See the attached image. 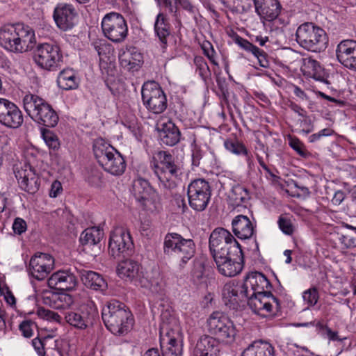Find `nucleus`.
Segmentation results:
<instances>
[{"label":"nucleus","instance_id":"obj_1","mask_svg":"<svg viewBox=\"0 0 356 356\" xmlns=\"http://www.w3.org/2000/svg\"><path fill=\"white\" fill-rule=\"evenodd\" d=\"M34 31L24 24H7L0 29V45L15 53L31 51L35 45Z\"/></svg>","mask_w":356,"mask_h":356},{"label":"nucleus","instance_id":"obj_2","mask_svg":"<svg viewBox=\"0 0 356 356\" xmlns=\"http://www.w3.org/2000/svg\"><path fill=\"white\" fill-rule=\"evenodd\" d=\"M102 318L106 328L115 335L127 334L133 327L134 319L129 308L117 300L108 302L102 311Z\"/></svg>","mask_w":356,"mask_h":356},{"label":"nucleus","instance_id":"obj_3","mask_svg":"<svg viewBox=\"0 0 356 356\" xmlns=\"http://www.w3.org/2000/svg\"><path fill=\"white\" fill-rule=\"evenodd\" d=\"M152 168L158 177L161 185L168 190L177 187L175 179L180 168L175 161L174 156L167 151H158L152 158Z\"/></svg>","mask_w":356,"mask_h":356},{"label":"nucleus","instance_id":"obj_4","mask_svg":"<svg viewBox=\"0 0 356 356\" xmlns=\"http://www.w3.org/2000/svg\"><path fill=\"white\" fill-rule=\"evenodd\" d=\"M163 252L179 259V267L182 269L195 256L196 245L193 239L185 238L178 233H168L164 238Z\"/></svg>","mask_w":356,"mask_h":356},{"label":"nucleus","instance_id":"obj_5","mask_svg":"<svg viewBox=\"0 0 356 356\" xmlns=\"http://www.w3.org/2000/svg\"><path fill=\"white\" fill-rule=\"evenodd\" d=\"M296 40L301 47L313 52L323 51L328 44L326 32L312 22H305L298 27Z\"/></svg>","mask_w":356,"mask_h":356},{"label":"nucleus","instance_id":"obj_6","mask_svg":"<svg viewBox=\"0 0 356 356\" xmlns=\"http://www.w3.org/2000/svg\"><path fill=\"white\" fill-rule=\"evenodd\" d=\"M93 152L98 163L105 171L113 175H120L124 172L126 163L122 154L102 139L95 140Z\"/></svg>","mask_w":356,"mask_h":356},{"label":"nucleus","instance_id":"obj_7","mask_svg":"<svg viewBox=\"0 0 356 356\" xmlns=\"http://www.w3.org/2000/svg\"><path fill=\"white\" fill-rule=\"evenodd\" d=\"M208 332L219 343L234 341L236 329L233 321L224 312H213L207 321Z\"/></svg>","mask_w":356,"mask_h":356},{"label":"nucleus","instance_id":"obj_8","mask_svg":"<svg viewBox=\"0 0 356 356\" xmlns=\"http://www.w3.org/2000/svg\"><path fill=\"white\" fill-rule=\"evenodd\" d=\"M209 250L213 259L225 255H234L243 252L240 244L227 229L216 228L210 234Z\"/></svg>","mask_w":356,"mask_h":356},{"label":"nucleus","instance_id":"obj_9","mask_svg":"<svg viewBox=\"0 0 356 356\" xmlns=\"http://www.w3.org/2000/svg\"><path fill=\"white\" fill-rule=\"evenodd\" d=\"M35 64L47 71H56L63 64V54L59 46L54 42L38 44L33 51Z\"/></svg>","mask_w":356,"mask_h":356},{"label":"nucleus","instance_id":"obj_10","mask_svg":"<svg viewBox=\"0 0 356 356\" xmlns=\"http://www.w3.org/2000/svg\"><path fill=\"white\" fill-rule=\"evenodd\" d=\"M134 245L130 232L123 227L115 228L111 232L108 241V253L114 259L131 256Z\"/></svg>","mask_w":356,"mask_h":356},{"label":"nucleus","instance_id":"obj_11","mask_svg":"<svg viewBox=\"0 0 356 356\" xmlns=\"http://www.w3.org/2000/svg\"><path fill=\"white\" fill-rule=\"evenodd\" d=\"M104 35L115 43L123 42L128 35V26L124 17L118 13L106 14L102 22Z\"/></svg>","mask_w":356,"mask_h":356},{"label":"nucleus","instance_id":"obj_12","mask_svg":"<svg viewBox=\"0 0 356 356\" xmlns=\"http://www.w3.org/2000/svg\"><path fill=\"white\" fill-rule=\"evenodd\" d=\"M187 195L190 207L196 211H202L211 199L210 184L204 179H194L188 186Z\"/></svg>","mask_w":356,"mask_h":356},{"label":"nucleus","instance_id":"obj_13","mask_svg":"<svg viewBox=\"0 0 356 356\" xmlns=\"http://www.w3.org/2000/svg\"><path fill=\"white\" fill-rule=\"evenodd\" d=\"M141 95L143 104L148 111L154 114H161L166 110L168 107L166 95L155 82L144 83Z\"/></svg>","mask_w":356,"mask_h":356},{"label":"nucleus","instance_id":"obj_14","mask_svg":"<svg viewBox=\"0 0 356 356\" xmlns=\"http://www.w3.org/2000/svg\"><path fill=\"white\" fill-rule=\"evenodd\" d=\"M246 301L252 311L261 316H265L268 313L275 315L281 309L280 300L271 291L255 295L249 293Z\"/></svg>","mask_w":356,"mask_h":356},{"label":"nucleus","instance_id":"obj_15","mask_svg":"<svg viewBox=\"0 0 356 356\" xmlns=\"http://www.w3.org/2000/svg\"><path fill=\"white\" fill-rule=\"evenodd\" d=\"M118 276L125 280L133 283L136 286H148L149 284L145 280V275L142 265L137 261L124 258L117 266Z\"/></svg>","mask_w":356,"mask_h":356},{"label":"nucleus","instance_id":"obj_16","mask_svg":"<svg viewBox=\"0 0 356 356\" xmlns=\"http://www.w3.org/2000/svg\"><path fill=\"white\" fill-rule=\"evenodd\" d=\"M63 318L70 326L80 330L87 329L92 324L96 312L91 307L83 306L76 310H66L63 312Z\"/></svg>","mask_w":356,"mask_h":356},{"label":"nucleus","instance_id":"obj_17","mask_svg":"<svg viewBox=\"0 0 356 356\" xmlns=\"http://www.w3.org/2000/svg\"><path fill=\"white\" fill-rule=\"evenodd\" d=\"M23 122V114L17 106L7 99L0 98V123L6 127L17 129Z\"/></svg>","mask_w":356,"mask_h":356},{"label":"nucleus","instance_id":"obj_18","mask_svg":"<svg viewBox=\"0 0 356 356\" xmlns=\"http://www.w3.org/2000/svg\"><path fill=\"white\" fill-rule=\"evenodd\" d=\"M54 267V257L46 253L38 252L29 261V272L38 280H44Z\"/></svg>","mask_w":356,"mask_h":356},{"label":"nucleus","instance_id":"obj_19","mask_svg":"<svg viewBox=\"0 0 356 356\" xmlns=\"http://www.w3.org/2000/svg\"><path fill=\"white\" fill-rule=\"evenodd\" d=\"M53 17L57 26L65 31L75 26L78 13L72 5L60 3L56 6Z\"/></svg>","mask_w":356,"mask_h":356},{"label":"nucleus","instance_id":"obj_20","mask_svg":"<svg viewBox=\"0 0 356 356\" xmlns=\"http://www.w3.org/2000/svg\"><path fill=\"white\" fill-rule=\"evenodd\" d=\"M222 296L225 304L234 309L240 306L241 302L246 301L248 295L243 284H238L235 281H230L224 285Z\"/></svg>","mask_w":356,"mask_h":356},{"label":"nucleus","instance_id":"obj_21","mask_svg":"<svg viewBox=\"0 0 356 356\" xmlns=\"http://www.w3.org/2000/svg\"><path fill=\"white\" fill-rule=\"evenodd\" d=\"M219 273L226 277H234L240 273L243 268V254L225 255L213 259Z\"/></svg>","mask_w":356,"mask_h":356},{"label":"nucleus","instance_id":"obj_22","mask_svg":"<svg viewBox=\"0 0 356 356\" xmlns=\"http://www.w3.org/2000/svg\"><path fill=\"white\" fill-rule=\"evenodd\" d=\"M336 56L345 67L356 72V41L344 40L340 42L337 47Z\"/></svg>","mask_w":356,"mask_h":356},{"label":"nucleus","instance_id":"obj_23","mask_svg":"<svg viewBox=\"0 0 356 356\" xmlns=\"http://www.w3.org/2000/svg\"><path fill=\"white\" fill-rule=\"evenodd\" d=\"M19 187L29 193H35L40 188V179L30 165H24L15 172Z\"/></svg>","mask_w":356,"mask_h":356},{"label":"nucleus","instance_id":"obj_24","mask_svg":"<svg viewBox=\"0 0 356 356\" xmlns=\"http://www.w3.org/2000/svg\"><path fill=\"white\" fill-rule=\"evenodd\" d=\"M48 286L58 291H72L78 281L76 277L70 270H60L54 273L47 281Z\"/></svg>","mask_w":356,"mask_h":356},{"label":"nucleus","instance_id":"obj_25","mask_svg":"<svg viewBox=\"0 0 356 356\" xmlns=\"http://www.w3.org/2000/svg\"><path fill=\"white\" fill-rule=\"evenodd\" d=\"M243 284L248 296L249 293H265L266 291H270V289L272 288L267 277L263 273L257 271L248 274Z\"/></svg>","mask_w":356,"mask_h":356},{"label":"nucleus","instance_id":"obj_26","mask_svg":"<svg viewBox=\"0 0 356 356\" xmlns=\"http://www.w3.org/2000/svg\"><path fill=\"white\" fill-rule=\"evenodd\" d=\"M118 58L120 65L129 71H137L143 63V54L135 47L122 49Z\"/></svg>","mask_w":356,"mask_h":356},{"label":"nucleus","instance_id":"obj_27","mask_svg":"<svg viewBox=\"0 0 356 356\" xmlns=\"http://www.w3.org/2000/svg\"><path fill=\"white\" fill-rule=\"evenodd\" d=\"M256 13L267 21L275 19L280 13L282 6L278 0H253Z\"/></svg>","mask_w":356,"mask_h":356},{"label":"nucleus","instance_id":"obj_28","mask_svg":"<svg viewBox=\"0 0 356 356\" xmlns=\"http://www.w3.org/2000/svg\"><path fill=\"white\" fill-rule=\"evenodd\" d=\"M82 283L88 289L94 291L104 292L108 288L106 281L99 273L86 269H77Z\"/></svg>","mask_w":356,"mask_h":356},{"label":"nucleus","instance_id":"obj_29","mask_svg":"<svg viewBox=\"0 0 356 356\" xmlns=\"http://www.w3.org/2000/svg\"><path fill=\"white\" fill-rule=\"evenodd\" d=\"M178 332L173 330L166 332L161 339L162 356H181L182 343L177 337Z\"/></svg>","mask_w":356,"mask_h":356},{"label":"nucleus","instance_id":"obj_30","mask_svg":"<svg viewBox=\"0 0 356 356\" xmlns=\"http://www.w3.org/2000/svg\"><path fill=\"white\" fill-rule=\"evenodd\" d=\"M154 30L164 51L168 47V40L170 35V24L167 17L163 13H159L157 15L154 25Z\"/></svg>","mask_w":356,"mask_h":356},{"label":"nucleus","instance_id":"obj_31","mask_svg":"<svg viewBox=\"0 0 356 356\" xmlns=\"http://www.w3.org/2000/svg\"><path fill=\"white\" fill-rule=\"evenodd\" d=\"M232 225L234 234L240 239H248L253 235V225L246 216L238 215L233 219Z\"/></svg>","mask_w":356,"mask_h":356},{"label":"nucleus","instance_id":"obj_32","mask_svg":"<svg viewBox=\"0 0 356 356\" xmlns=\"http://www.w3.org/2000/svg\"><path fill=\"white\" fill-rule=\"evenodd\" d=\"M154 191L149 181L143 178L136 179L132 184V193L136 200L140 202L143 207L146 206L148 200Z\"/></svg>","mask_w":356,"mask_h":356},{"label":"nucleus","instance_id":"obj_33","mask_svg":"<svg viewBox=\"0 0 356 356\" xmlns=\"http://www.w3.org/2000/svg\"><path fill=\"white\" fill-rule=\"evenodd\" d=\"M236 44H237L243 50L252 53L255 57L257 58L259 63L262 67H268L269 61L267 59L266 53L254 45L248 40L236 35L234 39Z\"/></svg>","mask_w":356,"mask_h":356},{"label":"nucleus","instance_id":"obj_34","mask_svg":"<svg viewBox=\"0 0 356 356\" xmlns=\"http://www.w3.org/2000/svg\"><path fill=\"white\" fill-rule=\"evenodd\" d=\"M181 133L178 127L171 121L162 124L159 137L163 144L174 146L180 140Z\"/></svg>","mask_w":356,"mask_h":356},{"label":"nucleus","instance_id":"obj_35","mask_svg":"<svg viewBox=\"0 0 356 356\" xmlns=\"http://www.w3.org/2000/svg\"><path fill=\"white\" fill-rule=\"evenodd\" d=\"M218 342L211 336H204L197 343L195 348V356H216L219 352Z\"/></svg>","mask_w":356,"mask_h":356},{"label":"nucleus","instance_id":"obj_36","mask_svg":"<svg viewBox=\"0 0 356 356\" xmlns=\"http://www.w3.org/2000/svg\"><path fill=\"white\" fill-rule=\"evenodd\" d=\"M38 117L34 120L35 122L47 127H55L58 122V115L52 106L45 103L38 112Z\"/></svg>","mask_w":356,"mask_h":356},{"label":"nucleus","instance_id":"obj_37","mask_svg":"<svg viewBox=\"0 0 356 356\" xmlns=\"http://www.w3.org/2000/svg\"><path fill=\"white\" fill-rule=\"evenodd\" d=\"M300 70L304 76L307 77L313 78L320 81H323L325 79L324 71L319 63L310 58L302 59Z\"/></svg>","mask_w":356,"mask_h":356},{"label":"nucleus","instance_id":"obj_38","mask_svg":"<svg viewBox=\"0 0 356 356\" xmlns=\"http://www.w3.org/2000/svg\"><path fill=\"white\" fill-rule=\"evenodd\" d=\"M46 102L44 99L33 94H27L23 98L24 109L33 121L38 117V112Z\"/></svg>","mask_w":356,"mask_h":356},{"label":"nucleus","instance_id":"obj_39","mask_svg":"<svg viewBox=\"0 0 356 356\" xmlns=\"http://www.w3.org/2000/svg\"><path fill=\"white\" fill-rule=\"evenodd\" d=\"M57 84L63 90H76L79 86V79L72 69H64L57 77Z\"/></svg>","mask_w":356,"mask_h":356},{"label":"nucleus","instance_id":"obj_40","mask_svg":"<svg viewBox=\"0 0 356 356\" xmlns=\"http://www.w3.org/2000/svg\"><path fill=\"white\" fill-rule=\"evenodd\" d=\"M241 356H274V348L269 343L254 341L244 350Z\"/></svg>","mask_w":356,"mask_h":356},{"label":"nucleus","instance_id":"obj_41","mask_svg":"<svg viewBox=\"0 0 356 356\" xmlns=\"http://www.w3.org/2000/svg\"><path fill=\"white\" fill-rule=\"evenodd\" d=\"M103 236L102 229L96 227H89L81 233L79 241L83 246H95L100 243Z\"/></svg>","mask_w":356,"mask_h":356},{"label":"nucleus","instance_id":"obj_42","mask_svg":"<svg viewBox=\"0 0 356 356\" xmlns=\"http://www.w3.org/2000/svg\"><path fill=\"white\" fill-rule=\"evenodd\" d=\"M158 5L172 13L177 11V4L179 3L183 9L191 13H195V7L189 0H155Z\"/></svg>","mask_w":356,"mask_h":356},{"label":"nucleus","instance_id":"obj_43","mask_svg":"<svg viewBox=\"0 0 356 356\" xmlns=\"http://www.w3.org/2000/svg\"><path fill=\"white\" fill-rule=\"evenodd\" d=\"M86 181L92 187L100 188L104 184L103 173L96 167H88L85 175Z\"/></svg>","mask_w":356,"mask_h":356},{"label":"nucleus","instance_id":"obj_44","mask_svg":"<svg viewBox=\"0 0 356 356\" xmlns=\"http://www.w3.org/2000/svg\"><path fill=\"white\" fill-rule=\"evenodd\" d=\"M229 197L234 205L239 206L248 199L249 193L246 188L237 184L232 186Z\"/></svg>","mask_w":356,"mask_h":356},{"label":"nucleus","instance_id":"obj_45","mask_svg":"<svg viewBox=\"0 0 356 356\" xmlns=\"http://www.w3.org/2000/svg\"><path fill=\"white\" fill-rule=\"evenodd\" d=\"M204 262L200 259H195L193 261V268L191 272V280L196 284H201L205 278Z\"/></svg>","mask_w":356,"mask_h":356},{"label":"nucleus","instance_id":"obj_46","mask_svg":"<svg viewBox=\"0 0 356 356\" xmlns=\"http://www.w3.org/2000/svg\"><path fill=\"white\" fill-rule=\"evenodd\" d=\"M225 149L236 155H244L249 159V152L245 146L236 139H227L224 142Z\"/></svg>","mask_w":356,"mask_h":356},{"label":"nucleus","instance_id":"obj_47","mask_svg":"<svg viewBox=\"0 0 356 356\" xmlns=\"http://www.w3.org/2000/svg\"><path fill=\"white\" fill-rule=\"evenodd\" d=\"M192 165L198 167L201 163H207V155L201 147L196 144L195 140L191 144Z\"/></svg>","mask_w":356,"mask_h":356},{"label":"nucleus","instance_id":"obj_48","mask_svg":"<svg viewBox=\"0 0 356 356\" xmlns=\"http://www.w3.org/2000/svg\"><path fill=\"white\" fill-rule=\"evenodd\" d=\"M194 64L196 67V72L205 83H207L209 79H211V70L202 56H195L194 58Z\"/></svg>","mask_w":356,"mask_h":356},{"label":"nucleus","instance_id":"obj_49","mask_svg":"<svg viewBox=\"0 0 356 356\" xmlns=\"http://www.w3.org/2000/svg\"><path fill=\"white\" fill-rule=\"evenodd\" d=\"M40 131L42 139L49 149L53 150H57L59 149V139L54 131L47 128H41Z\"/></svg>","mask_w":356,"mask_h":356},{"label":"nucleus","instance_id":"obj_50","mask_svg":"<svg viewBox=\"0 0 356 356\" xmlns=\"http://www.w3.org/2000/svg\"><path fill=\"white\" fill-rule=\"evenodd\" d=\"M94 49L97 51L100 60H102V56H106L109 54L111 49V45L104 39H97L92 43Z\"/></svg>","mask_w":356,"mask_h":356},{"label":"nucleus","instance_id":"obj_51","mask_svg":"<svg viewBox=\"0 0 356 356\" xmlns=\"http://www.w3.org/2000/svg\"><path fill=\"white\" fill-rule=\"evenodd\" d=\"M145 280L147 281L149 285L148 286H142L143 288L149 289L152 291H158L161 280L160 273L158 270L152 271V276H145Z\"/></svg>","mask_w":356,"mask_h":356},{"label":"nucleus","instance_id":"obj_52","mask_svg":"<svg viewBox=\"0 0 356 356\" xmlns=\"http://www.w3.org/2000/svg\"><path fill=\"white\" fill-rule=\"evenodd\" d=\"M280 230L286 235H292L294 232V227L291 220L283 216H280L277 220Z\"/></svg>","mask_w":356,"mask_h":356},{"label":"nucleus","instance_id":"obj_53","mask_svg":"<svg viewBox=\"0 0 356 356\" xmlns=\"http://www.w3.org/2000/svg\"><path fill=\"white\" fill-rule=\"evenodd\" d=\"M252 0H232L234 6L231 5L229 9L232 13L246 12L251 8Z\"/></svg>","mask_w":356,"mask_h":356},{"label":"nucleus","instance_id":"obj_54","mask_svg":"<svg viewBox=\"0 0 356 356\" xmlns=\"http://www.w3.org/2000/svg\"><path fill=\"white\" fill-rule=\"evenodd\" d=\"M289 145L302 157L306 158L308 156L309 152L305 149L304 145L298 138L290 136Z\"/></svg>","mask_w":356,"mask_h":356},{"label":"nucleus","instance_id":"obj_55","mask_svg":"<svg viewBox=\"0 0 356 356\" xmlns=\"http://www.w3.org/2000/svg\"><path fill=\"white\" fill-rule=\"evenodd\" d=\"M37 314L40 318H45L47 320H53L56 322H60L63 319V317L58 313L49 309H47L44 307L38 308Z\"/></svg>","mask_w":356,"mask_h":356},{"label":"nucleus","instance_id":"obj_56","mask_svg":"<svg viewBox=\"0 0 356 356\" xmlns=\"http://www.w3.org/2000/svg\"><path fill=\"white\" fill-rule=\"evenodd\" d=\"M302 298L309 306H314L318 300V293L317 289L314 287L311 288L303 293Z\"/></svg>","mask_w":356,"mask_h":356},{"label":"nucleus","instance_id":"obj_57","mask_svg":"<svg viewBox=\"0 0 356 356\" xmlns=\"http://www.w3.org/2000/svg\"><path fill=\"white\" fill-rule=\"evenodd\" d=\"M35 325L32 321L25 320L19 324V329L24 337L30 338L33 336V327Z\"/></svg>","mask_w":356,"mask_h":356},{"label":"nucleus","instance_id":"obj_58","mask_svg":"<svg viewBox=\"0 0 356 356\" xmlns=\"http://www.w3.org/2000/svg\"><path fill=\"white\" fill-rule=\"evenodd\" d=\"M27 228L26 221L21 218H16L13 224V229L15 234L21 235L25 232Z\"/></svg>","mask_w":356,"mask_h":356},{"label":"nucleus","instance_id":"obj_59","mask_svg":"<svg viewBox=\"0 0 356 356\" xmlns=\"http://www.w3.org/2000/svg\"><path fill=\"white\" fill-rule=\"evenodd\" d=\"M300 127L302 128V131L305 134H309L314 130V125L310 118L308 115H305L302 119L298 121Z\"/></svg>","mask_w":356,"mask_h":356},{"label":"nucleus","instance_id":"obj_60","mask_svg":"<svg viewBox=\"0 0 356 356\" xmlns=\"http://www.w3.org/2000/svg\"><path fill=\"white\" fill-rule=\"evenodd\" d=\"M334 133V130L330 128H325L318 133L312 134L309 138V141L310 143L316 142L321 139L323 136H332Z\"/></svg>","mask_w":356,"mask_h":356},{"label":"nucleus","instance_id":"obj_61","mask_svg":"<svg viewBox=\"0 0 356 356\" xmlns=\"http://www.w3.org/2000/svg\"><path fill=\"white\" fill-rule=\"evenodd\" d=\"M202 49L204 51V54L210 60V61L213 64L217 65L218 63L214 59L215 51L212 47V44L209 42H207V43L203 44Z\"/></svg>","mask_w":356,"mask_h":356},{"label":"nucleus","instance_id":"obj_62","mask_svg":"<svg viewBox=\"0 0 356 356\" xmlns=\"http://www.w3.org/2000/svg\"><path fill=\"white\" fill-rule=\"evenodd\" d=\"M32 345L39 356H45L43 341L39 338H35L32 340Z\"/></svg>","mask_w":356,"mask_h":356},{"label":"nucleus","instance_id":"obj_63","mask_svg":"<svg viewBox=\"0 0 356 356\" xmlns=\"http://www.w3.org/2000/svg\"><path fill=\"white\" fill-rule=\"evenodd\" d=\"M63 191L61 183L58 181H54L51 186L49 196L56 197Z\"/></svg>","mask_w":356,"mask_h":356},{"label":"nucleus","instance_id":"obj_64","mask_svg":"<svg viewBox=\"0 0 356 356\" xmlns=\"http://www.w3.org/2000/svg\"><path fill=\"white\" fill-rule=\"evenodd\" d=\"M58 298L61 302H64L62 305L63 307H69L74 302L73 297L71 295L65 293H60Z\"/></svg>","mask_w":356,"mask_h":356}]
</instances>
